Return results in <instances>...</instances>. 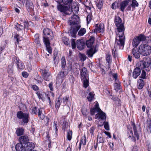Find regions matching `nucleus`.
<instances>
[{"label":"nucleus","mask_w":151,"mask_h":151,"mask_svg":"<svg viewBox=\"0 0 151 151\" xmlns=\"http://www.w3.org/2000/svg\"><path fill=\"white\" fill-rule=\"evenodd\" d=\"M96 119H100L102 120H106V115L105 113L103 112L100 109V111L98 112V113L95 115Z\"/></svg>","instance_id":"9b49d317"},{"label":"nucleus","mask_w":151,"mask_h":151,"mask_svg":"<svg viewBox=\"0 0 151 151\" xmlns=\"http://www.w3.org/2000/svg\"><path fill=\"white\" fill-rule=\"evenodd\" d=\"M72 52L70 50L69 53L67 57V59L68 61H70L72 59Z\"/></svg>","instance_id":"8fccbe9b"},{"label":"nucleus","mask_w":151,"mask_h":151,"mask_svg":"<svg viewBox=\"0 0 151 151\" xmlns=\"http://www.w3.org/2000/svg\"><path fill=\"white\" fill-rule=\"evenodd\" d=\"M97 142H98L99 143H104V138L103 137H97Z\"/></svg>","instance_id":"5fc2aeb1"},{"label":"nucleus","mask_w":151,"mask_h":151,"mask_svg":"<svg viewBox=\"0 0 151 151\" xmlns=\"http://www.w3.org/2000/svg\"><path fill=\"white\" fill-rule=\"evenodd\" d=\"M100 109L98 105L96 104V107L94 108L91 109L90 110V114H91L93 115L94 114L95 112H98L99 111H100Z\"/></svg>","instance_id":"393cba45"},{"label":"nucleus","mask_w":151,"mask_h":151,"mask_svg":"<svg viewBox=\"0 0 151 151\" xmlns=\"http://www.w3.org/2000/svg\"><path fill=\"white\" fill-rule=\"evenodd\" d=\"M106 60L108 63V66H110V65L111 62V56L110 55L107 54L106 55Z\"/></svg>","instance_id":"f704fd0d"},{"label":"nucleus","mask_w":151,"mask_h":151,"mask_svg":"<svg viewBox=\"0 0 151 151\" xmlns=\"http://www.w3.org/2000/svg\"><path fill=\"white\" fill-rule=\"evenodd\" d=\"M104 28V25L103 24H99V27L96 29H95L93 31L94 32H101L103 31Z\"/></svg>","instance_id":"b1692460"},{"label":"nucleus","mask_w":151,"mask_h":151,"mask_svg":"<svg viewBox=\"0 0 151 151\" xmlns=\"http://www.w3.org/2000/svg\"><path fill=\"white\" fill-rule=\"evenodd\" d=\"M86 32V30L85 28H82L79 31L78 35L79 36H81L83 35Z\"/></svg>","instance_id":"ea45409f"},{"label":"nucleus","mask_w":151,"mask_h":151,"mask_svg":"<svg viewBox=\"0 0 151 151\" xmlns=\"http://www.w3.org/2000/svg\"><path fill=\"white\" fill-rule=\"evenodd\" d=\"M132 53L134 58L136 59H139L140 56V52L138 49H137L133 48L132 50Z\"/></svg>","instance_id":"aec40b11"},{"label":"nucleus","mask_w":151,"mask_h":151,"mask_svg":"<svg viewBox=\"0 0 151 151\" xmlns=\"http://www.w3.org/2000/svg\"><path fill=\"white\" fill-rule=\"evenodd\" d=\"M60 122L62 123H63L62 124L63 129L64 131H65L66 127L68 126V123H67L66 121L65 120V118H62L60 120Z\"/></svg>","instance_id":"e433bc0d"},{"label":"nucleus","mask_w":151,"mask_h":151,"mask_svg":"<svg viewBox=\"0 0 151 151\" xmlns=\"http://www.w3.org/2000/svg\"><path fill=\"white\" fill-rule=\"evenodd\" d=\"M114 23L117 30L116 43L119 46L120 48L122 49L124 48L125 41V36L124 35V26L121 19L118 16H115Z\"/></svg>","instance_id":"f257e3e1"},{"label":"nucleus","mask_w":151,"mask_h":151,"mask_svg":"<svg viewBox=\"0 0 151 151\" xmlns=\"http://www.w3.org/2000/svg\"><path fill=\"white\" fill-rule=\"evenodd\" d=\"M41 108H40L38 109V115L39 116L41 119H43V117L42 116V117H41V114H42V111L40 110Z\"/></svg>","instance_id":"338daca9"},{"label":"nucleus","mask_w":151,"mask_h":151,"mask_svg":"<svg viewBox=\"0 0 151 151\" xmlns=\"http://www.w3.org/2000/svg\"><path fill=\"white\" fill-rule=\"evenodd\" d=\"M95 40V38L93 36L90 37L89 40L86 41V45L87 47L90 48L93 47H95L93 45Z\"/></svg>","instance_id":"4468645a"},{"label":"nucleus","mask_w":151,"mask_h":151,"mask_svg":"<svg viewBox=\"0 0 151 151\" xmlns=\"http://www.w3.org/2000/svg\"><path fill=\"white\" fill-rule=\"evenodd\" d=\"M24 132V129L23 128L19 127L18 128L16 132V133L18 136L22 135Z\"/></svg>","instance_id":"a878e982"},{"label":"nucleus","mask_w":151,"mask_h":151,"mask_svg":"<svg viewBox=\"0 0 151 151\" xmlns=\"http://www.w3.org/2000/svg\"><path fill=\"white\" fill-rule=\"evenodd\" d=\"M140 42L136 37H134L133 40L132 45L133 46L135 47H137L139 43Z\"/></svg>","instance_id":"72a5a7b5"},{"label":"nucleus","mask_w":151,"mask_h":151,"mask_svg":"<svg viewBox=\"0 0 151 151\" xmlns=\"http://www.w3.org/2000/svg\"><path fill=\"white\" fill-rule=\"evenodd\" d=\"M146 74L145 71L144 70H143L142 71L141 76L139 77L140 78H142L143 79H146Z\"/></svg>","instance_id":"09e8293b"},{"label":"nucleus","mask_w":151,"mask_h":151,"mask_svg":"<svg viewBox=\"0 0 151 151\" xmlns=\"http://www.w3.org/2000/svg\"><path fill=\"white\" fill-rule=\"evenodd\" d=\"M62 1L64 4L69 6L72 3L73 0H62Z\"/></svg>","instance_id":"79ce46f5"},{"label":"nucleus","mask_w":151,"mask_h":151,"mask_svg":"<svg viewBox=\"0 0 151 151\" xmlns=\"http://www.w3.org/2000/svg\"><path fill=\"white\" fill-rule=\"evenodd\" d=\"M85 43L83 40H78L77 41L76 46L80 50H82L84 48Z\"/></svg>","instance_id":"f3484780"},{"label":"nucleus","mask_w":151,"mask_h":151,"mask_svg":"<svg viewBox=\"0 0 151 151\" xmlns=\"http://www.w3.org/2000/svg\"><path fill=\"white\" fill-rule=\"evenodd\" d=\"M43 33L45 36H47V35L51 36V34H52V31L48 28H46L43 30Z\"/></svg>","instance_id":"7c9ffc66"},{"label":"nucleus","mask_w":151,"mask_h":151,"mask_svg":"<svg viewBox=\"0 0 151 151\" xmlns=\"http://www.w3.org/2000/svg\"><path fill=\"white\" fill-rule=\"evenodd\" d=\"M43 41L45 45L47 51L50 54L52 53V48L50 46V43L49 40L50 37L47 36L43 37Z\"/></svg>","instance_id":"0eeeda50"},{"label":"nucleus","mask_w":151,"mask_h":151,"mask_svg":"<svg viewBox=\"0 0 151 151\" xmlns=\"http://www.w3.org/2000/svg\"><path fill=\"white\" fill-rule=\"evenodd\" d=\"M14 38L15 39H16V40L17 41V42L18 44L19 42V41H21V40H20V38H21V37H19V35H15L14 36Z\"/></svg>","instance_id":"052dcab7"},{"label":"nucleus","mask_w":151,"mask_h":151,"mask_svg":"<svg viewBox=\"0 0 151 151\" xmlns=\"http://www.w3.org/2000/svg\"><path fill=\"white\" fill-rule=\"evenodd\" d=\"M150 64V61L148 60L147 61H140L137 64V65L142 69L148 67Z\"/></svg>","instance_id":"6e6552de"},{"label":"nucleus","mask_w":151,"mask_h":151,"mask_svg":"<svg viewBox=\"0 0 151 151\" xmlns=\"http://www.w3.org/2000/svg\"><path fill=\"white\" fill-rule=\"evenodd\" d=\"M131 0H125L121 2L120 4V10L122 12H124L125 8L128 5Z\"/></svg>","instance_id":"6ab92c4d"},{"label":"nucleus","mask_w":151,"mask_h":151,"mask_svg":"<svg viewBox=\"0 0 151 151\" xmlns=\"http://www.w3.org/2000/svg\"><path fill=\"white\" fill-rule=\"evenodd\" d=\"M24 27L22 25L18 24L16 26L17 29L18 31H20L23 29L27 31L28 29V24L26 22H24Z\"/></svg>","instance_id":"2eb2a0df"},{"label":"nucleus","mask_w":151,"mask_h":151,"mask_svg":"<svg viewBox=\"0 0 151 151\" xmlns=\"http://www.w3.org/2000/svg\"><path fill=\"white\" fill-rule=\"evenodd\" d=\"M29 139L28 137L26 135H24L21 136L19 139V141L20 142V143H21L22 144H26L28 142Z\"/></svg>","instance_id":"412c9836"},{"label":"nucleus","mask_w":151,"mask_h":151,"mask_svg":"<svg viewBox=\"0 0 151 151\" xmlns=\"http://www.w3.org/2000/svg\"><path fill=\"white\" fill-rule=\"evenodd\" d=\"M103 124L105 129L107 130H109V128L108 122L104 121V122Z\"/></svg>","instance_id":"49530a36"},{"label":"nucleus","mask_w":151,"mask_h":151,"mask_svg":"<svg viewBox=\"0 0 151 151\" xmlns=\"http://www.w3.org/2000/svg\"><path fill=\"white\" fill-rule=\"evenodd\" d=\"M103 3L101 1H99L96 4V6L98 8L100 9L102 7Z\"/></svg>","instance_id":"de8ad7c7"},{"label":"nucleus","mask_w":151,"mask_h":151,"mask_svg":"<svg viewBox=\"0 0 151 151\" xmlns=\"http://www.w3.org/2000/svg\"><path fill=\"white\" fill-rule=\"evenodd\" d=\"M144 81L141 79H139L137 81V85L139 89H141L143 87Z\"/></svg>","instance_id":"bb28decb"},{"label":"nucleus","mask_w":151,"mask_h":151,"mask_svg":"<svg viewBox=\"0 0 151 151\" xmlns=\"http://www.w3.org/2000/svg\"><path fill=\"white\" fill-rule=\"evenodd\" d=\"M14 60L17 64L18 68L20 70H22L24 68V66L22 61L16 57L13 58Z\"/></svg>","instance_id":"1a4fd4ad"},{"label":"nucleus","mask_w":151,"mask_h":151,"mask_svg":"<svg viewBox=\"0 0 151 151\" xmlns=\"http://www.w3.org/2000/svg\"><path fill=\"white\" fill-rule=\"evenodd\" d=\"M69 99V96H66L63 99V103L64 104H66L67 102H68V100Z\"/></svg>","instance_id":"6e6d98bb"},{"label":"nucleus","mask_w":151,"mask_h":151,"mask_svg":"<svg viewBox=\"0 0 151 151\" xmlns=\"http://www.w3.org/2000/svg\"><path fill=\"white\" fill-rule=\"evenodd\" d=\"M92 18V13L91 12H90L89 14L88 15L86 18V19L88 23L91 20Z\"/></svg>","instance_id":"a18cd8bd"},{"label":"nucleus","mask_w":151,"mask_h":151,"mask_svg":"<svg viewBox=\"0 0 151 151\" xmlns=\"http://www.w3.org/2000/svg\"><path fill=\"white\" fill-rule=\"evenodd\" d=\"M96 52V47H93L87 51L86 54L88 57L92 58Z\"/></svg>","instance_id":"f8f14e48"},{"label":"nucleus","mask_w":151,"mask_h":151,"mask_svg":"<svg viewBox=\"0 0 151 151\" xmlns=\"http://www.w3.org/2000/svg\"><path fill=\"white\" fill-rule=\"evenodd\" d=\"M36 94H37V96H38V98L40 99H42L43 97V95L42 93H40L39 91L37 92H36Z\"/></svg>","instance_id":"13d9d810"},{"label":"nucleus","mask_w":151,"mask_h":151,"mask_svg":"<svg viewBox=\"0 0 151 151\" xmlns=\"http://www.w3.org/2000/svg\"><path fill=\"white\" fill-rule=\"evenodd\" d=\"M6 42H4V45L1 47H0V54H1V51L3 50L6 47Z\"/></svg>","instance_id":"e2e57ef3"},{"label":"nucleus","mask_w":151,"mask_h":151,"mask_svg":"<svg viewBox=\"0 0 151 151\" xmlns=\"http://www.w3.org/2000/svg\"><path fill=\"white\" fill-rule=\"evenodd\" d=\"M147 130L151 131V120L148 119L147 120Z\"/></svg>","instance_id":"58836bf2"},{"label":"nucleus","mask_w":151,"mask_h":151,"mask_svg":"<svg viewBox=\"0 0 151 151\" xmlns=\"http://www.w3.org/2000/svg\"><path fill=\"white\" fill-rule=\"evenodd\" d=\"M17 117L19 119H22L24 123L27 124L29 120V114L24 113L22 111H18L17 114Z\"/></svg>","instance_id":"39448f33"},{"label":"nucleus","mask_w":151,"mask_h":151,"mask_svg":"<svg viewBox=\"0 0 151 151\" xmlns=\"http://www.w3.org/2000/svg\"><path fill=\"white\" fill-rule=\"evenodd\" d=\"M138 49L140 52V54L143 56L149 55L151 52V47L147 44L141 45Z\"/></svg>","instance_id":"7ed1b4c3"},{"label":"nucleus","mask_w":151,"mask_h":151,"mask_svg":"<svg viewBox=\"0 0 151 151\" xmlns=\"http://www.w3.org/2000/svg\"><path fill=\"white\" fill-rule=\"evenodd\" d=\"M57 8L59 11L66 15H70L71 13L69 7L63 5L59 3L57 6Z\"/></svg>","instance_id":"423d86ee"},{"label":"nucleus","mask_w":151,"mask_h":151,"mask_svg":"<svg viewBox=\"0 0 151 151\" xmlns=\"http://www.w3.org/2000/svg\"><path fill=\"white\" fill-rule=\"evenodd\" d=\"M141 68L139 66L136 67L134 70L132 74L133 78L136 79L140 75L141 73Z\"/></svg>","instance_id":"dca6fc26"},{"label":"nucleus","mask_w":151,"mask_h":151,"mask_svg":"<svg viewBox=\"0 0 151 151\" xmlns=\"http://www.w3.org/2000/svg\"><path fill=\"white\" fill-rule=\"evenodd\" d=\"M72 131L69 130V131H68L67 134V138L68 140H70L71 139L72 136Z\"/></svg>","instance_id":"c03bdc74"},{"label":"nucleus","mask_w":151,"mask_h":151,"mask_svg":"<svg viewBox=\"0 0 151 151\" xmlns=\"http://www.w3.org/2000/svg\"><path fill=\"white\" fill-rule=\"evenodd\" d=\"M65 74L63 70H62L59 73L57 77V80L58 81L59 79H62L65 77Z\"/></svg>","instance_id":"2f4dec72"},{"label":"nucleus","mask_w":151,"mask_h":151,"mask_svg":"<svg viewBox=\"0 0 151 151\" xmlns=\"http://www.w3.org/2000/svg\"><path fill=\"white\" fill-rule=\"evenodd\" d=\"M132 125L133 126V128L134 132V135L137 137V139L138 140L139 139L138 132H139L140 130L139 129L137 128L134 123Z\"/></svg>","instance_id":"4be33fe9"},{"label":"nucleus","mask_w":151,"mask_h":151,"mask_svg":"<svg viewBox=\"0 0 151 151\" xmlns=\"http://www.w3.org/2000/svg\"><path fill=\"white\" fill-rule=\"evenodd\" d=\"M71 44L72 49H74L76 47V43L75 40L72 39L71 40Z\"/></svg>","instance_id":"603ef678"},{"label":"nucleus","mask_w":151,"mask_h":151,"mask_svg":"<svg viewBox=\"0 0 151 151\" xmlns=\"http://www.w3.org/2000/svg\"><path fill=\"white\" fill-rule=\"evenodd\" d=\"M37 108L36 107L33 108L32 109V113L35 114H37Z\"/></svg>","instance_id":"bf43d9fd"},{"label":"nucleus","mask_w":151,"mask_h":151,"mask_svg":"<svg viewBox=\"0 0 151 151\" xmlns=\"http://www.w3.org/2000/svg\"><path fill=\"white\" fill-rule=\"evenodd\" d=\"M86 137L85 135L84 134L83 137V139H82V140H81L80 143H81V144L82 143L83 145H86Z\"/></svg>","instance_id":"4d7b16f0"},{"label":"nucleus","mask_w":151,"mask_h":151,"mask_svg":"<svg viewBox=\"0 0 151 151\" xmlns=\"http://www.w3.org/2000/svg\"><path fill=\"white\" fill-rule=\"evenodd\" d=\"M43 76L44 79L47 81H49L50 80V73L48 72V70L44 69L42 70Z\"/></svg>","instance_id":"a211bd4d"},{"label":"nucleus","mask_w":151,"mask_h":151,"mask_svg":"<svg viewBox=\"0 0 151 151\" xmlns=\"http://www.w3.org/2000/svg\"><path fill=\"white\" fill-rule=\"evenodd\" d=\"M79 17L77 15L74 14L70 20L71 28L70 34L73 37H75L76 34L80 29V25L78 24Z\"/></svg>","instance_id":"f03ea898"},{"label":"nucleus","mask_w":151,"mask_h":151,"mask_svg":"<svg viewBox=\"0 0 151 151\" xmlns=\"http://www.w3.org/2000/svg\"><path fill=\"white\" fill-rule=\"evenodd\" d=\"M22 76L25 78H27L29 75V74L25 71L22 72Z\"/></svg>","instance_id":"680f3d73"},{"label":"nucleus","mask_w":151,"mask_h":151,"mask_svg":"<svg viewBox=\"0 0 151 151\" xmlns=\"http://www.w3.org/2000/svg\"><path fill=\"white\" fill-rule=\"evenodd\" d=\"M112 76H113V78L115 79L116 81L118 82V81L117 80V73H113L112 74Z\"/></svg>","instance_id":"774afa93"},{"label":"nucleus","mask_w":151,"mask_h":151,"mask_svg":"<svg viewBox=\"0 0 151 151\" xmlns=\"http://www.w3.org/2000/svg\"><path fill=\"white\" fill-rule=\"evenodd\" d=\"M34 147V143L32 142H27L25 144L24 151H32Z\"/></svg>","instance_id":"9d476101"},{"label":"nucleus","mask_w":151,"mask_h":151,"mask_svg":"<svg viewBox=\"0 0 151 151\" xmlns=\"http://www.w3.org/2000/svg\"><path fill=\"white\" fill-rule=\"evenodd\" d=\"M53 83L52 82L50 83L48 85V87L50 90L52 91L53 90Z\"/></svg>","instance_id":"69168bd1"},{"label":"nucleus","mask_w":151,"mask_h":151,"mask_svg":"<svg viewBox=\"0 0 151 151\" xmlns=\"http://www.w3.org/2000/svg\"><path fill=\"white\" fill-rule=\"evenodd\" d=\"M87 71L86 69L84 67L82 69L81 73V78L83 81V86L85 88H87L89 85L88 77L87 76Z\"/></svg>","instance_id":"20e7f679"},{"label":"nucleus","mask_w":151,"mask_h":151,"mask_svg":"<svg viewBox=\"0 0 151 151\" xmlns=\"http://www.w3.org/2000/svg\"><path fill=\"white\" fill-rule=\"evenodd\" d=\"M95 129V128L94 127H92L89 130L91 134L92 135H93V132Z\"/></svg>","instance_id":"0e129e2a"},{"label":"nucleus","mask_w":151,"mask_h":151,"mask_svg":"<svg viewBox=\"0 0 151 151\" xmlns=\"http://www.w3.org/2000/svg\"><path fill=\"white\" fill-rule=\"evenodd\" d=\"M26 7L28 12H30L34 8L33 3L29 0H27L26 4Z\"/></svg>","instance_id":"ddd939ff"},{"label":"nucleus","mask_w":151,"mask_h":151,"mask_svg":"<svg viewBox=\"0 0 151 151\" xmlns=\"http://www.w3.org/2000/svg\"><path fill=\"white\" fill-rule=\"evenodd\" d=\"M114 86L115 90L116 91H121V86L119 82L117 83V82L114 83Z\"/></svg>","instance_id":"473e14b6"},{"label":"nucleus","mask_w":151,"mask_h":151,"mask_svg":"<svg viewBox=\"0 0 151 151\" xmlns=\"http://www.w3.org/2000/svg\"><path fill=\"white\" fill-rule=\"evenodd\" d=\"M131 5L132 7L135 8V7L138 6L139 4L136 0H133Z\"/></svg>","instance_id":"37998d69"},{"label":"nucleus","mask_w":151,"mask_h":151,"mask_svg":"<svg viewBox=\"0 0 151 151\" xmlns=\"http://www.w3.org/2000/svg\"><path fill=\"white\" fill-rule=\"evenodd\" d=\"M13 63L9 65L7 68L8 73L10 75H12L13 74Z\"/></svg>","instance_id":"5701e85b"},{"label":"nucleus","mask_w":151,"mask_h":151,"mask_svg":"<svg viewBox=\"0 0 151 151\" xmlns=\"http://www.w3.org/2000/svg\"><path fill=\"white\" fill-rule=\"evenodd\" d=\"M62 40L65 44L68 45H70L69 42V41L68 39L66 37H63V38Z\"/></svg>","instance_id":"a19ab883"},{"label":"nucleus","mask_w":151,"mask_h":151,"mask_svg":"<svg viewBox=\"0 0 151 151\" xmlns=\"http://www.w3.org/2000/svg\"><path fill=\"white\" fill-rule=\"evenodd\" d=\"M138 39L139 41H143L146 40V37L143 34H140V35L136 37Z\"/></svg>","instance_id":"4c0bfd02"},{"label":"nucleus","mask_w":151,"mask_h":151,"mask_svg":"<svg viewBox=\"0 0 151 151\" xmlns=\"http://www.w3.org/2000/svg\"><path fill=\"white\" fill-rule=\"evenodd\" d=\"M23 145L21 143H18L15 146V149L17 151H22L23 149Z\"/></svg>","instance_id":"c756f323"},{"label":"nucleus","mask_w":151,"mask_h":151,"mask_svg":"<svg viewBox=\"0 0 151 151\" xmlns=\"http://www.w3.org/2000/svg\"><path fill=\"white\" fill-rule=\"evenodd\" d=\"M65 60L64 57H63L61 59L62 66L64 68L65 65Z\"/></svg>","instance_id":"3c124183"},{"label":"nucleus","mask_w":151,"mask_h":151,"mask_svg":"<svg viewBox=\"0 0 151 151\" xmlns=\"http://www.w3.org/2000/svg\"><path fill=\"white\" fill-rule=\"evenodd\" d=\"M94 94L93 93L90 92L88 93L87 96V98L89 102H91L93 99H95Z\"/></svg>","instance_id":"c85d7f7f"},{"label":"nucleus","mask_w":151,"mask_h":151,"mask_svg":"<svg viewBox=\"0 0 151 151\" xmlns=\"http://www.w3.org/2000/svg\"><path fill=\"white\" fill-rule=\"evenodd\" d=\"M61 102L60 100L58 99V100L56 101L55 107L58 109L60 105Z\"/></svg>","instance_id":"864d4df0"},{"label":"nucleus","mask_w":151,"mask_h":151,"mask_svg":"<svg viewBox=\"0 0 151 151\" xmlns=\"http://www.w3.org/2000/svg\"><path fill=\"white\" fill-rule=\"evenodd\" d=\"M114 48L115 49V50L113 49L112 50V54L113 57L114 58H115V54H116V50L118 48H119V49H123V48L122 49H121L119 48V46L117 45V44L116 43V42H115V44L114 46Z\"/></svg>","instance_id":"c9c22d12"},{"label":"nucleus","mask_w":151,"mask_h":151,"mask_svg":"<svg viewBox=\"0 0 151 151\" xmlns=\"http://www.w3.org/2000/svg\"><path fill=\"white\" fill-rule=\"evenodd\" d=\"M79 7L77 4L75 5H73L71 7V9H70L71 11H72L73 14H76L79 11Z\"/></svg>","instance_id":"cd10ccee"}]
</instances>
